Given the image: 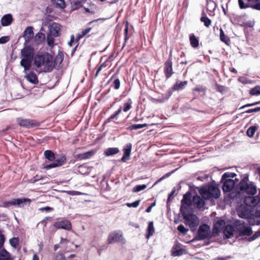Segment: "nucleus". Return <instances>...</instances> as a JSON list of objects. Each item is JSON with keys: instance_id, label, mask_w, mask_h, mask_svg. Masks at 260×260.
<instances>
[{"instance_id": "obj_31", "label": "nucleus", "mask_w": 260, "mask_h": 260, "mask_svg": "<svg viewBox=\"0 0 260 260\" xmlns=\"http://www.w3.org/2000/svg\"><path fill=\"white\" fill-rule=\"evenodd\" d=\"M187 81H184L180 82V83H176L173 87V89L175 90H180L183 89L185 86L187 85Z\"/></svg>"}, {"instance_id": "obj_7", "label": "nucleus", "mask_w": 260, "mask_h": 260, "mask_svg": "<svg viewBox=\"0 0 260 260\" xmlns=\"http://www.w3.org/2000/svg\"><path fill=\"white\" fill-rule=\"evenodd\" d=\"M237 230L240 236H249L252 234L251 228L245 225L242 220H237L236 222Z\"/></svg>"}, {"instance_id": "obj_38", "label": "nucleus", "mask_w": 260, "mask_h": 260, "mask_svg": "<svg viewBox=\"0 0 260 260\" xmlns=\"http://www.w3.org/2000/svg\"><path fill=\"white\" fill-rule=\"evenodd\" d=\"M54 37L55 36L49 34L47 37V44L51 47H53L54 45Z\"/></svg>"}, {"instance_id": "obj_55", "label": "nucleus", "mask_w": 260, "mask_h": 260, "mask_svg": "<svg viewBox=\"0 0 260 260\" xmlns=\"http://www.w3.org/2000/svg\"><path fill=\"white\" fill-rule=\"evenodd\" d=\"M258 111H260V107H257V108H254V109H249V110L246 111L245 113H252V112H258Z\"/></svg>"}, {"instance_id": "obj_11", "label": "nucleus", "mask_w": 260, "mask_h": 260, "mask_svg": "<svg viewBox=\"0 0 260 260\" xmlns=\"http://www.w3.org/2000/svg\"><path fill=\"white\" fill-rule=\"evenodd\" d=\"M237 214L242 218H249L251 216L250 209L244 205L240 206L237 209Z\"/></svg>"}, {"instance_id": "obj_59", "label": "nucleus", "mask_w": 260, "mask_h": 260, "mask_svg": "<svg viewBox=\"0 0 260 260\" xmlns=\"http://www.w3.org/2000/svg\"><path fill=\"white\" fill-rule=\"evenodd\" d=\"M5 242V237L3 235L0 234V248L3 246Z\"/></svg>"}, {"instance_id": "obj_50", "label": "nucleus", "mask_w": 260, "mask_h": 260, "mask_svg": "<svg viewBox=\"0 0 260 260\" xmlns=\"http://www.w3.org/2000/svg\"><path fill=\"white\" fill-rule=\"evenodd\" d=\"M120 85V82L118 79H115L113 82V86L114 88L115 89H118L119 88Z\"/></svg>"}, {"instance_id": "obj_4", "label": "nucleus", "mask_w": 260, "mask_h": 260, "mask_svg": "<svg viewBox=\"0 0 260 260\" xmlns=\"http://www.w3.org/2000/svg\"><path fill=\"white\" fill-rule=\"evenodd\" d=\"M236 176V174L232 172L224 173L221 177V181L222 183V188L224 192H229L235 188L236 191L235 182L232 179Z\"/></svg>"}, {"instance_id": "obj_27", "label": "nucleus", "mask_w": 260, "mask_h": 260, "mask_svg": "<svg viewBox=\"0 0 260 260\" xmlns=\"http://www.w3.org/2000/svg\"><path fill=\"white\" fill-rule=\"evenodd\" d=\"M51 2L56 8L63 9L66 7L64 0H51Z\"/></svg>"}, {"instance_id": "obj_5", "label": "nucleus", "mask_w": 260, "mask_h": 260, "mask_svg": "<svg viewBox=\"0 0 260 260\" xmlns=\"http://www.w3.org/2000/svg\"><path fill=\"white\" fill-rule=\"evenodd\" d=\"M199 192L204 199L208 200L212 198H218L220 196L219 189L215 185H211L208 186L202 187Z\"/></svg>"}, {"instance_id": "obj_29", "label": "nucleus", "mask_w": 260, "mask_h": 260, "mask_svg": "<svg viewBox=\"0 0 260 260\" xmlns=\"http://www.w3.org/2000/svg\"><path fill=\"white\" fill-rule=\"evenodd\" d=\"M189 40L191 46L197 48L199 46V40L196 38L194 34H191L189 36Z\"/></svg>"}, {"instance_id": "obj_13", "label": "nucleus", "mask_w": 260, "mask_h": 260, "mask_svg": "<svg viewBox=\"0 0 260 260\" xmlns=\"http://www.w3.org/2000/svg\"><path fill=\"white\" fill-rule=\"evenodd\" d=\"M53 225L58 229H64L66 230H71L72 229V224L71 222L68 220H63L55 222Z\"/></svg>"}, {"instance_id": "obj_61", "label": "nucleus", "mask_w": 260, "mask_h": 260, "mask_svg": "<svg viewBox=\"0 0 260 260\" xmlns=\"http://www.w3.org/2000/svg\"><path fill=\"white\" fill-rule=\"evenodd\" d=\"M38 246H39V249H38V252L39 253L41 252L43 249V243L42 242H40L39 244H38Z\"/></svg>"}, {"instance_id": "obj_32", "label": "nucleus", "mask_w": 260, "mask_h": 260, "mask_svg": "<svg viewBox=\"0 0 260 260\" xmlns=\"http://www.w3.org/2000/svg\"><path fill=\"white\" fill-rule=\"evenodd\" d=\"M147 126V124H134L129 126L127 128V130L132 131L136 130L140 128H142Z\"/></svg>"}, {"instance_id": "obj_41", "label": "nucleus", "mask_w": 260, "mask_h": 260, "mask_svg": "<svg viewBox=\"0 0 260 260\" xmlns=\"http://www.w3.org/2000/svg\"><path fill=\"white\" fill-rule=\"evenodd\" d=\"M189 192H187L183 196V198L181 201L182 204H185L187 205H189V204L190 203V200L187 198L188 197H189Z\"/></svg>"}, {"instance_id": "obj_23", "label": "nucleus", "mask_w": 260, "mask_h": 260, "mask_svg": "<svg viewBox=\"0 0 260 260\" xmlns=\"http://www.w3.org/2000/svg\"><path fill=\"white\" fill-rule=\"evenodd\" d=\"M185 253V250L178 244L175 245L172 249V255L174 256H180Z\"/></svg>"}, {"instance_id": "obj_40", "label": "nucleus", "mask_w": 260, "mask_h": 260, "mask_svg": "<svg viewBox=\"0 0 260 260\" xmlns=\"http://www.w3.org/2000/svg\"><path fill=\"white\" fill-rule=\"evenodd\" d=\"M201 21L204 23L205 26L209 27L211 23V20L206 16H202L201 18Z\"/></svg>"}, {"instance_id": "obj_46", "label": "nucleus", "mask_w": 260, "mask_h": 260, "mask_svg": "<svg viewBox=\"0 0 260 260\" xmlns=\"http://www.w3.org/2000/svg\"><path fill=\"white\" fill-rule=\"evenodd\" d=\"M260 237V229L250 237L248 238L249 241H252L253 240H254L255 239H257Z\"/></svg>"}, {"instance_id": "obj_6", "label": "nucleus", "mask_w": 260, "mask_h": 260, "mask_svg": "<svg viewBox=\"0 0 260 260\" xmlns=\"http://www.w3.org/2000/svg\"><path fill=\"white\" fill-rule=\"evenodd\" d=\"M181 211L183 219L185 220V224L191 228H196L199 224V219L197 216L193 214H186L183 212L182 207L181 208Z\"/></svg>"}, {"instance_id": "obj_60", "label": "nucleus", "mask_w": 260, "mask_h": 260, "mask_svg": "<svg viewBox=\"0 0 260 260\" xmlns=\"http://www.w3.org/2000/svg\"><path fill=\"white\" fill-rule=\"evenodd\" d=\"M51 218L50 217H46L45 218H44L43 220H42L41 222V223L44 226H46L47 224V221L48 219H50Z\"/></svg>"}, {"instance_id": "obj_42", "label": "nucleus", "mask_w": 260, "mask_h": 260, "mask_svg": "<svg viewBox=\"0 0 260 260\" xmlns=\"http://www.w3.org/2000/svg\"><path fill=\"white\" fill-rule=\"evenodd\" d=\"M53 260H66V258L63 253L58 252L54 255Z\"/></svg>"}, {"instance_id": "obj_9", "label": "nucleus", "mask_w": 260, "mask_h": 260, "mask_svg": "<svg viewBox=\"0 0 260 260\" xmlns=\"http://www.w3.org/2000/svg\"><path fill=\"white\" fill-rule=\"evenodd\" d=\"M244 203L248 206H255L260 202V189H259L258 194L254 197H245Z\"/></svg>"}, {"instance_id": "obj_36", "label": "nucleus", "mask_w": 260, "mask_h": 260, "mask_svg": "<svg viewBox=\"0 0 260 260\" xmlns=\"http://www.w3.org/2000/svg\"><path fill=\"white\" fill-rule=\"evenodd\" d=\"M45 36L43 33L39 32L35 36V42L39 44L42 42L45 39Z\"/></svg>"}, {"instance_id": "obj_43", "label": "nucleus", "mask_w": 260, "mask_h": 260, "mask_svg": "<svg viewBox=\"0 0 260 260\" xmlns=\"http://www.w3.org/2000/svg\"><path fill=\"white\" fill-rule=\"evenodd\" d=\"M250 93L251 95H258L260 94V86H256L250 90Z\"/></svg>"}, {"instance_id": "obj_21", "label": "nucleus", "mask_w": 260, "mask_h": 260, "mask_svg": "<svg viewBox=\"0 0 260 260\" xmlns=\"http://www.w3.org/2000/svg\"><path fill=\"white\" fill-rule=\"evenodd\" d=\"M25 78L27 81L34 84H37L39 82L37 75L34 72L31 71L25 75Z\"/></svg>"}, {"instance_id": "obj_33", "label": "nucleus", "mask_w": 260, "mask_h": 260, "mask_svg": "<svg viewBox=\"0 0 260 260\" xmlns=\"http://www.w3.org/2000/svg\"><path fill=\"white\" fill-rule=\"evenodd\" d=\"M132 101L131 99H128L123 105V111L125 112H127L132 108Z\"/></svg>"}, {"instance_id": "obj_28", "label": "nucleus", "mask_w": 260, "mask_h": 260, "mask_svg": "<svg viewBox=\"0 0 260 260\" xmlns=\"http://www.w3.org/2000/svg\"><path fill=\"white\" fill-rule=\"evenodd\" d=\"M238 4L240 9H246L251 7V4L248 0H238Z\"/></svg>"}, {"instance_id": "obj_39", "label": "nucleus", "mask_w": 260, "mask_h": 260, "mask_svg": "<svg viewBox=\"0 0 260 260\" xmlns=\"http://www.w3.org/2000/svg\"><path fill=\"white\" fill-rule=\"evenodd\" d=\"M94 154V151H89L86 152L85 153H82L80 154V157L81 159H88L90 158L91 156H92Z\"/></svg>"}, {"instance_id": "obj_19", "label": "nucleus", "mask_w": 260, "mask_h": 260, "mask_svg": "<svg viewBox=\"0 0 260 260\" xmlns=\"http://www.w3.org/2000/svg\"><path fill=\"white\" fill-rule=\"evenodd\" d=\"M192 203L197 208L201 209L205 205V201L203 198L199 196H196L193 197Z\"/></svg>"}, {"instance_id": "obj_22", "label": "nucleus", "mask_w": 260, "mask_h": 260, "mask_svg": "<svg viewBox=\"0 0 260 260\" xmlns=\"http://www.w3.org/2000/svg\"><path fill=\"white\" fill-rule=\"evenodd\" d=\"M13 21V17L11 14L5 15L1 19L2 25L4 26L10 25Z\"/></svg>"}, {"instance_id": "obj_56", "label": "nucleus", "mask_w": 260, "mask_h": 260, "mask_svg": "<svg viewBox=\"0 0 260 260\" xmlns=\"http://www.w3.org/2000/svg\"><path fill=\"white\" fill-rule=\"evenodd\" d=\"M84 0H76L74 3V6H75L76 8L82 6V3Z\"/></svg>"}, {"instance_id": "obj_25", "label": "nucleus", "mask_w": 260, "mask_h": 260, "mask_svg": "<svg viewBox=\"0 0 260 260\" xmlns=\"http://www.w3.org/2000/svg\"><path fill=\"white\" fill-rule=\"evenodd\" d=\"M119 150L118 148H108L104 151V154L106 156H111L118 153Z\"/></svg>"}, {"instance_id": "obj_15", "label": "nucleus", "mask_w": 260, "mask_h": 260, "mask_svg": "<svg viewBox=\"0 0 260 260\" xmlns=\"http://www.w3.org/2000/svg\"><path fill=\"white\" fill-rule=\"evenodd\" d=\"M225 226V222L223 220H218L214 224L213 233L218 234L219 232L223 231Z\"/></svg>"}, {"instance_id": "obj_1", "label": "nucleus", "mask_w": 260, "mask_h": 260, "mask_svg": "<svg viewBox=\"0 0 260 260\" xmlns=\"http://www.w3.org/2000/svg\"><path fill=\"white\" fill-rule=\"evenodd\" d=\"M256 192V186L249 180L248 174H245L242 175V178L236 186V193L234 197L238 198L241 194H247V197H254Z\"/></svg>"}, {"instance_id": "obj_20", "label": "nucleus", "mask_w": 260, "mask_h": 260, "mask_svg": "<svg viewBox=\"0 0 260 260\" xmlns=\"http://www.w3.org/2000/svg\"><path fill=\"white\" fill-rule=\"evenodd\" d=\"M23 37L26 42H29L34 37L33 27L28 26L24 31Z\"/></svg>"}, {"instance_id": "obj_45", "label": "nucleus", "mask_w": 260, "mask_h": 260, "mask_svg": "<svg viewBox=\"0 0 260 260\" xmlns=\"http://www.w3.org/2000/svg\"><path fill=\"white\" fill-rule=\"evenodd\" d=\"M146 187L147 186L145 184L137 185L133 188V191H134V192L140 191L142 190L145 189L146 188Z\"/></svg>"}, {"instance_id": "obj_24", "label": "nucleus", "mask_w": 260, "mask_h": 260, "mask_svg": "<svg viewBox=\"0 0 260 260\" xmlns=\"http://www.w3.org/2000/svg\"><path fill=\"white\" fill-rule=\"evenodd\" d=\"M154 228L153 226V221H150L148 223V225L147 229V235L146 238L148 239L150 236L153 235L154 232Z\"/></svg>"}, {"instance_id": "obj_49", "label": "nucleus", "mask_w": 260, "mask_h": 260, "mask_svg": "<svg viewBox=\"0 0 260 260\" xmlns=\"http://www.w3.org/2000/svg\"><path fill=\"white\" fill-rule=\"evenodd\" d=\"M91 27H88V28L83 30V31H82V34L79 35L78 36V38L80 39V38L83 37L84 36L86 35L88 33H89L90 32V31L91 30Z\"/></svg>"}, {"instance_id": "obj_64", "label": "nucleus", "mask_w": 260, "mask_h": 260, "mask_svg": "<svg viewBox=\"0 0 260 260\" xmlns=\"http://www.w3.org/2000/svg\"><path fill=\"white\" fill-rule=\"evenodd\" d=\"M32 260H40L39 256L36 253L33 254Z\"/></svg>"}, {"instance_id": "obj_10", "label": "nucleus", "mask_w": 260, "mask_h": 260, "mask_svg": "<svg viewBox=\"0 0 260 260\" xmlns=\"http://www.w3.org/2000/svg\"><path fill=\"white\" fill-rule=\"evenodd\" d=\"M171 53L172 52H170L169 57L165 63L164 72L166 77L168 79L173 74Z\"/></svg>"}, {"instance_id": "obj_26", "label": "nucleus", "mask_w": 260, "mask_h": 260, "mask_svg": "<svg viewBox=\"0 0 260 260\" xmlns=\"http://www.w3.org/2000/svg\"><path fill=\"white\" fill-rule=\"evenodd\" d=\"M223 233L227 238H230L233 235V230L232 226L226 225L223 230Z\"/></svg>"}, {"instance_id": "obj_2", "label": "nucleus", "mask_w": 260, "mask_h": 260, "mask_svg": "<svg viewBox=\"0 0 260 260\" xmlns=\"http://www.w3.org/2000/svg\"><path fill=\"white\" fill-rule=\"evenodd\" d=\"M34 64L41 72H50L53 69L52 56L48 52L38 53L35 56Z\"/></svg>"}, {"instance_id": "obj_54", "label": "nucleus", "mask_w": 260, "mask_h": 260, "mask_svg": "<svg viewBox=\"0 0 260 260\" xmlns=\"http://www.w3.org/2000/svg\"><path fill=\"white\" fill-rule=\"evenodd\" d=\"M206 90V88L203 86H199L193 89V91H204Z\"/></svg>"}, {"instance_id": "obj_63", "label": "nucleus", "mask_w": 260, "mask_h": 260, "mask_svg": "<svg viewBox=\"0 0 260 260\" xmlns=\"http://www.w3.org/2000/svg\"><path fill=\"white\" fill-rule=\"evenodd\" d=\"M69 242V240L67 239L61 238L60 241V244H66Z\"/></svg>"}, {"instance_id": "obj_17", "label": "nucleus", "mask_w": 260, "mask_h": 260, "mask_svg": "<svg viewBox=\"0 0 260 260\" xmlns=\"http://www.w3.org/2000/svg\"><path fill=\"white\" fill-rule=\"evenodd\" d=\"M60 27L61 26L59 24L53 22L52 24L49 25V34L55 37H58L59 36Z\"/></svg>"}, {"instance_id": "obj_58", "label": "nucleus", "mask_w": 260, "mask_h": 260, "mask_svg": "<svg viewBox=\"0 0 260 260\" xmlns=\"http://www.w3.org/2000/svg\"><path fill=\"white\" fill-rule=\"evenodd\" d=\"M248 219V223L251 225H254L255 224V219L253 218L249 217Z\"/></svg>"}, {"instance_id": "obj_12", "label": "nucleus", "mask_w": 260, "mask_h": 260, "mask_svg": "<svg viewBox=\"0 0 260 260\" xmlns=\"http://www.w3.org/2000/svg\"><path fill=\"white\" fill-rule=\"evenodd\" d=\"M17 122L21 126L25 127L26 128L39 125V124L37 122H35L33 120L26 119H22L21 118H17Z\"/></svg>"}, {"instance_id": "obj_37", "label": "nucleus", "mask_w": 260, "mask_h": 260, "mask_svg": "<svg viewBox=\"0 0 260 260\" xmlns=\"http://www.w3.org/2000/svg\"><path fill=\"white\" fill-rule=\"evenodd\" d=\"M220 39L222 42L226 44H228L230 42V39L225 35L223 30L221 28L220 29Z\"/></svg>"}, {"instance_id": "obj_30", "label": "nucleus", "mask_w": 260, "mask_h": 260, "mask_svg": "<svg viewBox=\"0 0 260 260\" xmlns=\"http://www.w3.org/2000/svg\"><path fill=\"white\" fill-rule=\"evenodd\" d=\"M10 255L5 249L0 250V260H9Z\"/></svg>"}, {"instance_id": "obj_51", "label": "nucleus", "mask_w": 260, "mask_h": 260, "mask_svg": "<svg viewBox=\"0 0 260 260\" xmlns=\"http://www.w3.org/2000/svg\"><path fill=\"white\" fill-rule=\"evenodd\" d=\"M10 243L13 247H16L18 244V239L13 238L10 240Z\"/></svg>"}, {"instance_id": "obj_57", "label": "nucleus", "mask_w": 260, "mask_h": 260, "mask_svg": "<svg viewBox=\"0 0 260 260\" xmlns=\"http://www.w3.org/2000/svg\"><path fill=\"white\" fill-rule=\"evenodd\" d=\"M55 167H57V166H56V164H55L54 162L53 161V162H52V164L45 166L44 168L45 169L48 170V169H50L51 168H55Z\"/></svg>"}, {"instance_id": "obj_47", "label": "nucleus", "mask_w": 260, "mask_h": 260, "mask_svg": "<svg viewBox=\"0 0 260 260\" xmlns=\"http://www.w3.org/2000/svg\"><path fill=\"white\" fill-rule=\"evenodd\" d=\"M177 230L180 232L182 234L185 235L186 234V233L187 232V231H188V229L185 228V227L184 226V225H183L182 224H180L179 225L178 227H177Z\"/></svg>"}, {"instance_id": "obj_48", "label": "nucleus", "mask_w": 260, "mask_h": 260, "mask_svg": "<svg viewBox=\"0 0 260 260\" xmlns=\"http://www.w3.org/2000/svg\"><path fill=\"white\" fill-rule=\"evenodd\" d=\"M140 203V200H137L135 202L132 203H127L126 206L129 208L133 207V208H136L137 207Z\"/></svg>"}, {"instance_id": "obj_44", "label": "nucleus", "mask_w": 260, "mask_h": 260, "mask_svg": "<svg viewBox=\"0 0 260 260\" xmlns=\"http://www.w3.org/2000/svg\"><path fill=\"white\" fill-rule=\"evenodd\" d=\"M256 127L255 126H251L249 127L247 131V135L249 137H252L255 134Z\"/></svg>"}, {"instance_id": "obj_14", "label": "nucleus", "mask_w": 260, "mask_h": 260, "mask_svg": "<svg viewBox=\"0 0 260 260\" xmlns=\"http://www.w3.org/2000/svg\"><path fill=\"white\" fill-rule=\"evenodd\" d=\"M31 200L29 199L22 198V199H13L10 201H9L6 203V206H8L9 205H17L18 207H23V205L27 202L30 203Z\"/></svg>"}, {"instance_id": "obj_52", "label": "nucleus", "mask_w": 260, "mask_h": 260, "mask_svg": "<svg viewBox=\"0 0 260 260\" xmlns=\"http://www.w3.org/2000/svg\"><path fill=\"white\" fill-rule=\"evenodd\" d=\"M9 38L8 36H4L0 38V44H3L8 42Z\"/></svg>"}, {"instance_id": "obj_35", "label": "nucleus", "mask_w": 260, "mask_h": 260, "mask_svg": "<svg viewBox=\"0 0 260 260\" xmlns=\"http://www.w3.org/2000/svg\"><path fill=\"white\" fill-rule=\"evenodd\" d=\"M57 167L63 165L66 161V158L64 156H62L59 158H55L53 160Z\"/></svg>"}, {"instance_id": "obj_18", "label": "nucleus", "mask_w": 260, "mask_h": 260, "mask_svg": "<svg viewBox=\"0 0 260 260\" xmlns=\"http://www.w3.org/2000/svg\"><path fill=\"white\" fill-rule=\"evenodd\" d=\"M132 145L131 143L127 144L123 148V155L121 159V160L123 162H125L126 160L129 159V156L131 155L132 150Z\"/></svg>"}, {"instance_id": "obj_34", "label": "nucleus", "mask_w": 260, "mask_h": 260, "mask_svg": "<svg viewBox=\"0 0 260 260\" xmlns=\"http://www.w3.org/2000/svg\"><path fill=\"white\" fill-rule=\"evenodd\" d=\"M44 155L50 161H53L55 158L54 153L51 150H46L44 152Z\"/></svg>"}, {"instance_id": "obj_3", "label": "nucleus", "mask_w": 260, "mask_h": 260, "mask_svg": "<svg viewBox=\"0 0 260 260\" xmlns=\"http://www.w3.org/2000/svg\"><path fill=\"white\" fill-rule=\"evenodd\" d=\"M20 56V64L24 68L23 72L26 74L27 71L31 68L32 60H34L35 50L34 48L30 46L24 47L21 50Z\"/></svg>"}, {"instance_id": "obj_16", "label": "nucleus", "mask_w": 260, "mask_h": 260, "mask_svg": "<svg viewBox=\"0 0 260 260\" xmlns=\"http://www.w3.org/2000/svg\"><path fill=\"white\" fill-rule=\"evenodd\" d=\"M122 236L121 234L116 232L110 233L108 238V241L109 243H115L122 240Z\"/></svg>"}, {"instance_id": "obj_8", "label": "nucleus", "mask_w": 260, "mask_h": 260, "mask_svg": "<svg viewBox=\"0 0 260 260\" xmlns=\"http://www.w3.org/2000/svg\"><path fill=\"white\" fill-rule=\"evenodd\" d=\"M210 226L206 224H203L199 227L198 231V236L199 239L203 240L208 238L210 235Z\"/></svg>"}, {"instance_id": "obj_62", "label": "nucleus", "mask_w": 260, "mask_h": 260, "mask_svg": "<svg viewBox=\"0 0 260 260\" xmlns=\"http://www.w3.org/2000/svg\"><path fill=\"white\" fill-rule=\"evenodd\" d=\"M230 258V256H227V257H218L215 258L213 260H227V259H228Z\"/></svg>"}, {"instance_id": "obj_53", "label": "nucleus", "mask_w": 260, "mask_h": 260, "mask_svg": "<svg viewBox=\"0 0 260 260\" xmlns=\"http://www.w3.org/2000/svg\"><path fill=\"white\" fill-rule=\"evenodd\" d=\"M254 215L257 217H260V205L255 207Z\"/></svg>"}]
</instances>
